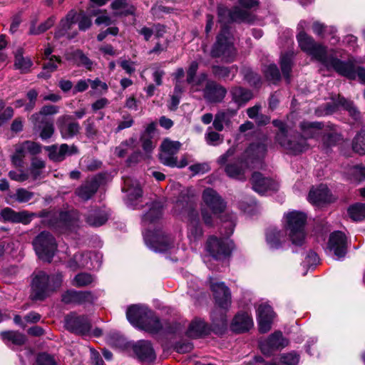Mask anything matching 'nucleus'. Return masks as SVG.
Returning <instances> with one entry per match:
<instances>
[{"instance_id":"obj_53","label":"nucleus","mask_w":365,"mask_h":365,"mask_svg":"<svg viewBox=\"0 0 365 365\" xmlns=\"http://www.w3.org/2000/svg\"><path fill=\"white\" fill-rule=\"evenodd\" d=\"M348 213L353 220H361L365 217V205L356 203L348 209Z\"/></svg>"},{"instance_id":"obj_56","label":"nucleus","mask_w":365,"mask_h":365,"mask_svg":"<svg viewBox=\"0 0 365 365\" xmlns=\"http://www.w3.org/2000/svg\"><path fill=\"white\" fill-rule=\"evenodd\" d=\"M225 218L222 220L223 224L220 229V233L228 237L233 233L235 226V216L231 214L225 217Z\"/></svg>"},{"instance_id":"obj_38","label":"nucleus","mask_w":365,"mask_h":365,"mask_svg":"<svg viewBox=\"0 0 365 365\" xmlns=\"http://www.w3.org/2000/svg\"><path fill=\"white\" fill-rule=\"evenodd\" d=\"M209 327L206 323L201 319L193 320L189 326L187 334L190 337H198L207 334Z\"/></svg>"},{"instance_id":"obj_60","label":"nucleus","mask_w":365,"mask_h":365,"mask_svg":"<svg viewBox=\"0 0 365 365\" xmlns=\"http://www.w3.org/2000/svg\"><path fill=\"white\" fill-rule=\"evenodd\" d=\"M45 168V163L42 160L34 158L31 161L30 172L34 179H36L41 174V170Z\"/></svg>"},{"instance_id":"obj_26","label":"nucleus","mask_w":365,"mask_h":365,"mask_svg":"<svg viewBox=\"0 0 365 365\" xmlns=\"http://www.w3.org/2000/svg\"><path fill=\"white\" fill-rule=\"evenodd\" d=\"M237 112V109L233 108L219 110L215 115L212 123L213 128L218 132L222 131L225 128H231L232 119L236 115Z\"/></svg>"},{"instance_id":"obj_47","label":"nucleus","mask_w":365,"mask_h":365,"mask_svg":"<svg viewBox=\"0 0 365 365\" xmlns=\"http://www.w3.org/2000/svg\"><path fill=\"white\" fill-rule=\"evenodd\" d=\"M1 339L4 341H11L15 345H22L26 341V336L16 331H3L0 334Z\"/></svg>"},{"instance_id":"obj_49","label":"nucleus","mask_w":365,"mask_h":365,"mask_svg":"<svg viewBox=\"0 0 365 365\" xmlns=\"http://www.w3.org/2000/svg\"><path fill=\"white\" fill-rule=\"evenodd\" d=\"M312 30L315 34L322 37H324L326 34L329 33L333 35L331 37V38L334 40L333 43H335L338 41V39H336L334 35L336 32V29L334 27H327L319 21H315L312 25Z\"/></svg>"},{"instance_id":"obj_10","label":"nucleus","mask_w":365,"mask_h":365,"mask_svg":"<svg viewBox=\"0 0 365 365\" xmlns=\"http://www.w3.org/2000/svg\"><path fill=\"white\" fill-rule=\"evenodd\" d=\"M182 212L187 213L190 221L187 227V238L191 245L195 244L202 237V230L199 222L197 212L192 210L190 206L184 207L183 202L177 201L175 205L174 212L176 215H180Z\"/></svg>"},{"instance_id":"obj_29","label":"nucleus","mask_w":365,"mask_h":365,"mask_svg":"<svg viewBox=\"0 0 365 365\" xmlns=\"http://www.w3.org/2000/svg\"><path fill=\"white\" fill-rule=\"evenodd\" d=\"M344 64L340 66L341 72L336 68H333L341 76H346L350 79H355L359 77L360 81L365 83V68L362 67H355L351 61L347 62L341 61Z\"/></svg>"},{"instance_id":"obj_11","label":"nucleus","mask_w":365,"mask_h":365,"mask_svg":"<svg viewBox=\"0 0 365 365\" xmlns=\"http://www.w3.org/2000/svg\"><path fill=\"white\" fill-rule=\"evenodd\" d=\"M150 314V309L147 307L140 305H132L128 308L126 317L128 320L133 326L143 330H156L159 327L156 319H153L154 325L151 326L145 318Z\"/></svg>"},{"instance_id":"obj_43","label":"nucleus","mask_w":365,"mask_h":365,"mask_svg":"<svg viewBox=\"0 0 365 365\" xmlns=\"http://www.w3.org/2000/svg\"><path fill=\"white\" fill-rule=\"evenodd\" d=\"M237 68L236 66L225 67V66H213V74L219 78L224 79H232L237 73Z\"/></svg>"},{"instance_id":"obj_39","label":"nucleus","mask_w":365,"mask_h":365,"mask_svg":"<svg viewBox=\"0 0 365 365\" xmlns=\"http://www.w3.org/2000/svg\"><path fill=\"white\" fill-rule=\"evenodd\" d=\"M232 100L237 104V110L239 108L252 98V93L241 87H235L231 91Z\"/></svg>"},{"instance_id":"obj_45","label":"nucleus","mask_w":365,"mask_h":365,"mask_svg":"<svg viewBox=\"0 0 365 365\" xmlns=\"http://www.w3.org/2000/svg\"><path fill=\"white\" fill-rule=\"evenodd\" d=\"M293 54L287 53L281 56L280 66L282 74L285 79L289 82L290 80V73L292 66Z\"/></svg>"},{"instance_id":"obj_50","label":"nucleus","mask_w":365,"mask_h":365,"mask_svg":"<svg viewBox=\"0 0 365 365\" xmlns=\"http://www.w3.org/2000/svg\"><path fill=\"white\" fill-rule=\"evenodd\" d=\"M95 282V277L88 273L81 272L76 274L72 280V285L75 287H86Z\"/></svg>"},{"instance_id":"obj_46","label":"nucleus","mask_w":365,"mask_h":365,"mask_svg":"<svg viewBox=\"0 0 365 365\" xmlns=\"http://www.w3.org/2000/svg\"><path fill=\"white\" fill-rule=\"evenodd\" d=\"M347 178L351 182L358 183L365 180V167L354 166L349 169Z\"/></svg>"},{"instance_id":"obj_36","label":"nucleus","mask_w":365,"mask_h":365,"mask_svg":"<svg viewBox=\"0 0 365 365\" xmlns=\"http://www.w3.org/2000/svg\"><path fill=\"white\" fill-rule=\"evenodd\" d=\"M98 183L96 180L86 182L76 190V194L83 200H89L97 191Z\"/></svg>"},{"instance_id":"obj_14","label":"nucleus","mask_w":365,"mask_h":365,"mask_svg":"<svg viewBox=\"0 0 365 365\" xmlns=\"http://www.w3.org/2000/svg\"><path fill=\"white\" fill-rule=\"evenodd\" d=\"M232 248V242L228 237L211 236L207 241L206 249L215 259H222L228 257Z\"/></svg>"},{"instance_id":"obj_21","label":"nucleus","mask_w":365,"mask_h":365,"mask_svg":"<svg viewBox=\"0 0 365 365\" xmlns=\"http://www.w3.org/2000/svg\"><path fill=\"white\" fill-rule=\"evenodd\" d=\"M77 12L74 10L70 11L65 18L62 19L57 26L54 37L56 38H60L61 37H66L68 39H71L77 35L76 31L70 32L72 26L76 21Z\"/></svg>"},{"instance_id":"obj_58","label":"nucleus","mask_w":365,"mask_h":365,"mask_svg":"<svg viewBox=\"0 0 365 365\" xmlns=\"http://www.w3.org/2000/svg\"><path fill=\"white\" fill-rule=\"evenodd\" d=\"M73 56V59L77 62L78 65L83 66L88 70L92 69L93 64L92 61H91L81 51H75Z\"/></svg>"},{"instance_id":"obj_8","label":"nucleus","mask_w":365,"mask_h":365,"mask_svg":"<svg viewBox=\"0 0 365 365\" xmlns=\"http://www.w3.org/2000/svg\"><path fill=\"white\" fill-rule=\"evenodd\" d=\"M300 127L303 136L294 134V135L299 136V138L297 140L302 138L306 141L304 138H317L320 135H323L324 138H326L330 143H333L339 140L340 138L338 133V130L334 125H327L326 128H324V125L320 123L303 122L301 123ZM305 143L307 144V142Z\"/></svg>"},{"instance_id":"obj_6","label":"nucleus","mask_w":365,"mask_h":365,"mask_svg":"<svg viewBox=\"0 0 365 365\" xmlns=\"http://www.w3.org/2000/svg\"><path fill=\"white\" fill-rule=\"evenodd\" d=\"M73 212H52L41 211L38 216L44 218L43 223L60 232L71 231L77 223L78 219Z\"/></svg>"},{"instance_id":"obj_61","label":"nucleus","mask_w":365,"mask_h":365,"mask_svg":"<svg viewBox=\"0 0 365 365\" xmlns=\"http://www.w3.org/2000/svg\"><path fill=\"white\" fill-rule=\"evenodd\" d=\"M266 78L273 83H276L280 79V73L277 66L275 64L267 66L264 71Z\"/></svg>"},{"instance_id":"obj_52","label":"nucleus","mask_w":365,"mask_h":365,"mask_svg":"<svg viewBox=\"0 0 365 365\" xmlns=\"http://www.w3.org/2000/svg\"><path fill=\"white\" fill-rule=\"evenodd\" d=\"M135 140L130 138L123 141L118 146L115 148V155L119 158H124L130 150L134 147Z\"/></svg>"},{"instance_id":"obj_32","label":"nucleus","mask_w":365,"mask_h":365,"mask_svg":"<svg viewBox=\"0 0 365 365\" xmlns=\"http://www.w3.org/2000/svg\"><path fill=\"white\" fill-rule=\"evenodd\" d=\"M308 200L311 203L315 205L329 202L331 199L328 187L324 185H321L317 188L312 189L309 193Z\"/></svg>"},{"instance_id":"obj_31","label":"nucleus","mask_w":365,"mask_h":365,"mask_svg":"<svg viewBox=\"0 0 365 365\" xmlns=\"http://www.w3.org/2000/svg\"><path fill=\"white\" fill-rule=\"evenodd\" d=\"M266 240L270 248L278 249L285 242L286 235L282 230L270 227L267 230Z\"/></svg>"},{"instance_id":"obj_30","label":"nucleus","mask_w":365,"mask_h":365,"mask_svg":"<svg viewBox=\"0 0 365 365\" xmlns=\"http://www.w3.org/2000/svg\"><path fill=\"white\" fill-rule=\"evenodd\" d=\"M133 351L143 362H151L155 359V351L149 341H138L133 346Z\"/></svg>"},{"instance_id":"obj_55","label":"nucleus","mask_w":365,"mask_h":365,"mask_svg":"<svg viewBox=\"0 0 365 365\" xmlns=\"http://www.w3.org/2000/svg\"><path fill=\"white\" fill-rule=\"evenodd\" d=\"M33 63L29 58H25L21 54H16L15 56L14 66L21 71V73L29 72Z\"/></svg>"},{"instance_id":"obj_13","label":"nucleus","mask_w":365,"mask_h":365,"mask_svg":"<svg viewBox=\"0 0 365 365\" xmlns=\"http://www.w3.org/2000/svg\"><path fill=\"white\" fill-rule=\"evenodd\" d=\"M143 236L148 247L155 252H166L174 247L173 239L160 230H148L143 233Z\"/></svg>"},{"instance_id":"obj_33","label":"nucleus","mask_w":365,"mask_h":365,"mask_svg":"<svg viewBox=\"0 0 365 365\" xmlns=\"http://www.w3.org/2000/svg\"><path fill=\"white\" fill-rule=\"evenodd\" d=\"M252 326V319L247 313H240L237 314L232 322V329L237 332L247 331Z\"/></svg>"},{"instance_id":"obj_64","label":"nucleus","mask_w":365,"mask_h":365,"mask_svg":"<svg viewBox=\"0 0 365 365\" xmlns=\"http://www.w3.org/2000/svg\"><path fill=\"white\" fill-rule=\"evenodd\" d=\"M280 360L286 365H296L299 361V356L295 352H290L283 354Z\"/></svg>"},{"instance_id":"obj_20","label":"nucleus","mask_w":365,"mask_h":365,"mask_svg":"<svg viewBox=\"0 0 365 365\" xmlns=\"http://www.w3.org/2000/svg\"><path fill=\"white\" fill-rule=\"evenodd\" d=\"M275 314L269 304L262 303L257 309V318L259 331L261 333L268 332L272 327Z\"/></svg>"},{"instance_id":"obj_5","label":"nucleus","mask_w":365,"mask_h":365,"mask_svg":"<svg viewBox=\"0 0 365 365\" xmlns=\"http://www.w3.org/2000/svg\"><path fill=\"white\" fill-rule=\"evenodd\" d=\"M62 275L48 276L43 272H38L34 277L31 284V296L36 300H43L50 295L56 288L60 287Z\"/></svg>"},{"instance_id":"obj_51","label":"nucleus","mask_w":365,"mask_h":365,"mask_svg":"<svg viewBox=\"0 0 365 365\" xmlns=\"http://www.w3.org/2000/svg\"><path fill=\"white\" fill-rule=\"evenodd\" d=\"M352 148L359 155H365V127L354 138Z\"/></svg>"},{"instance_id":"obj_3","label":"nucleus","mask_w":365,"mask_h":365,"mask_svg":"<svg viewBox=\"0 0 365 365\" xmlns=\"http://www.w3.org/2000/svg\"><path fill=\"white\" fill-rule=\"evenodd\" d=\"M210 287L213 292L216 304L222 310L219 311L217 317V309L211 315L212 321L217 326L225 327L227 323L225 312L228 309L231 304V294L229 288L223 282H218L216 279L210 277Z\"/></svg>"},{"instance_id":"obj_44","label":"nucleus","mask_w":365,"mask_h":365,"mask_svg":"<svg viewBox=\"0 0 365 365\" xmlns=\"http://www.w3.org/2000/svg\"><path fill=\"white\" fill-rule=\"evenodd\" d=\"M88 293L68 290L62 295V301L66 304L81 303L86 297Z\"/></svg>"},{"instance_id":"obj_34","label":"nucleus","mask_w":365,"mask_h":365,"mask_svg":"<svg viewBox=\"0 0 365 365\" xmlns=\"http://www.w3.org/2000/svg\"><path fill=\"white\" fill-rule=\"evenodd\" d=\"M108 220V212L105 209H91L86 215V222L91 226H101Z\"/></svg>"},{"instance_id":"obj_17","label":"nucleus","mask_w":365,"mask_h":365,"mask_svg":"<svg viewBox=\"0 0 365 365\" xmlns=\"http://www.w3.org/2000/svg\"><path fill=\"white\" fill-rule=\"evenodd\" d=\"M65 327L71 332L86 334L91 329V323L87 317L71 314L65 317Z\"/></svg>"},{"instance_id":"obj_40","label":"nucleus","mask_w":365,"mask_h":365,"mask_svg":"<svg viewBox=\"0 0 365 365\" xmlns=\"http://www.w3.org/2000/svg\"><path fill=\"white\" fill-rule=\"evenodd\" d=\"M162 215V206L159 202L152 204L149 211L146 212L143 217L144 226H148L150 224L155 223Z\"/></svg>"},{"instance_id":"obj_1","label":"nucleus","mask_w":365,"mask_h":365,"mask_svg":"<svg viewBox=\"0 0 365 365\" xmlns=\"http://www.w3.org/2000/svg\"><path fill=\"white\" fill-rule=\"evenodd\" d=\"M297 38L299 46L303 51L326 67L329 68H336L341 72L340 66L344 65L341 61L329 55L325 46L316 43L311 36L303 31L298 33Z\"/></svg>"},{"instance_id":"obj_28","label":"nucleus","mask_w":365,"mask_h":365,"mask_svg":"<svg viewBox=\"0 0 365 365\" xmlns=\"http://www.w3.org/2000/svg\"><path fill=\"white\" fill-rule=\"evenodd\" d=\"M204 98L210 103L221 102L227 93V90L214 81H208L203 91Z\"/></svg>"},{"instance_id":"obj_25","label":"nucleus","mask_w":365,"mask_h":365,"mask_svg":"<svg viewBox=\"0 0 365 365\" xmlns=\"http://www.w3.org/2000/svg\"><path fill=\"white\" fill-rule=\"evenodd\" d=\"M45 149L48 152L49 158L55 162L63 161L66 157L78 153V148L76 145L69 146L66 143L61 144L60 146L57 145L47 146Z\"/></svg>"},{"instance_id":"obj_24","label":"nucleus","mask_w":365,"mask_h":365,"mask_svg":"<svg viewBox=\"0 0 365 365\" xmlns=\"http://www.w3.org/2000/svg\"><path fill=\"white\" fill-rule=\"evenodd\" d=\"M346 237L345 235L340 232L336 231L333 232L329 240L328 248L337 259L343 257L346 252Z\"/></svg>"},{"instance_id":"obj_19","label":"nucleus","mask_w":365,"mask_h":365,"mask_svg":"<svg viewBox=\"0 0 365 365\" xmlns=\"http://www.w3.org/2000/svg\"><path fill=\"white\" fill-rule=\"evenodd\" d=\"M56 124L61 137L64 139L73 138L81 129L79 123L74 121L73 117L69 115H63L58 117Z\"/></svg>"},{"instance_id":"obj_4","label":"nucleus","mask_w":365,"mask_h":365,"mask_svg":"<svg viewBox=\"0 0 365 365\" xmlns=\"http://www.w3.org/2000/svg\"><path fill=\"white\" fill-rule=\"evenodd\" d=\"M307 216L304 213L299 211H289L284 213L283 223L286 232L292 244L300 246L305 240L304 225Z\"/></svg>"},{"instance_id":"obj_9","label":"nucleus","mask_w":365,"mask_h":365,"mask_svg":"<svg viewBox=\"0 0 365 365\" xmlns=\"http://www.w3.org/2000/svg\"><path fill=\"white\" fill-rule=\"evenodd\" d=\"M236 54V51L233 45V38L229 29L225 26L217 37V41L215 43L211 55L213 57H221L227 62L232 61Z\"/></svg>"},{"instance_id":"obj_48","label":"nucleus","mask_w":365,"mask_h":365,"mask_svg":"<svg viewBox=\"0 0 365 365\" xmlns=\"http://www.w3.org/2000/svg\"><path fill=\"white\" fill-rule=\"evenodd\" d=\"M225 13H229L230 18L232 21H245L247 19V14L246 11H242L240 8H235L232 11H227L224 8L218 9V15L220 18H222V16Z\"/></svg>"},{"instance_id":"obj_59","label":"nucleus","mask_w":365,"mask_h":365,"mask_svg":"<svg viewBox=\"0 0 365 365\" xmlns=\"http://www.w3.org/2000/svg\"><path fill=\"white\" fill-rule=\"evenodd\" d=\"M34 196V192H30L25 188H19L13 195V197L20 203H25L31 200Z\"/></svg>"},{"instance_id":"obj_62","label":"nucleus","mask_w":365,"mask_h":365,"mask_svg":"<svg viewBox=\"0 0 365 365\" xmlns=\"http://www.w3.org/2000/svg\"><path fill=\"white\" fill-rule=\"evenodd\" d=\"M21 145L26 153H29L31 155H36L41 151V146L36 142L26 140L23 142Z\"/></svg>"},{"instance_id":"obj_42","label":"nucleus","mask_w":365,"mask_h":365,"mask_svg":"<svg viewBox=\"0 0 365 365\" xmlns=\"http://www.w3.org/2000/svg\"><path fill=\"white\" fill-rule=\"evenodd\" d=\"M59 112V107L54 105H46L43 106L40 111L32 114L29 118L30 120H39L40 119L48 120L46 116L52 115Z\"/></svg>"},{"instance_id":"obj_7","label":"nucleus","mask_w":365,"mask_h":365,"mask_svg":"<svg viewBox=\"0 0 365 365\" xmlns=\"http://www.w3.org/2000/svg\"><path fill=\"white\" fill-rule=\"evenodd\" d=\"M273 124L279 129L276 135V140L284 149L296 155L309 148V145L304 139L300 138L297 140L299 138L298 135L289 134L282 121L275 120H273Z\"/></svg>"},{"instance_id":"obj_57","label":"nucleus","mask_w":365,"mask_h":365,"mask_svg":"<svg viewBox=\"0 0 365 365\" xmlns=\"http://www.w3.org/2000/svg\"><path fill=\"white\" fill-rule=\"evenodd\" d=\"M205 138L207 143L210 145H217L223 141V137L217 132L212 130L211 127L207 128Z\"/></svg>"},{"instance_id":"obj_12","label":"nucleus","mask_w":365,"mask_h":365,"mask_svg":"<svg viewBox=\"0 0 365 365\" xmlns=\"http://www.w3.org/2000/svg\"><path fill=\"white\" fill-rule=\"evenodd\" d=\"M33 245L38 257L50 262L56 250L54 237L48 232H41L34 240Z\"/></svg>"},{"instance_id":"obj_63","label":"nucleus","mask_w":365,"mask_h":365,"mask_svg":"<svg viewBox=\"0 0 365 365\" xmlns=\"http://www.w3.org/2000/svg\"><path fill=\"white\" fill-rule=\"evenodd\" d=\"M140 142L142 148L146 153L152 152L155 147V143L153 140V136L141 135Z\"/></svg>"},{"instance_id":"obj_37","label":"nucleus","mask_w":365,"mask_h":365,"mask_svg":"<svg viewBox=\"0 0 365 365\" xmlns=\"http://www.w3.org/2000/svg\"><path fill=\"white\" fill-rule=\"evenodd\" d=\"M110 6L116 15H134L136 10L133 4L127 2V0H114Z\"/></svg>"},{"instance_id":"obj_35","label":"nucleus","mask_w":365,"mask_h":365,"mask_svg":"<svg viewBox=\"0 0 365 365\" xmlns=\"http://www.w3.org/2000/svg\"><path fill=\"white\" fill-rule=\"evenodd\" d=\"M35 129L40 130V137L42 140L50 138L54 133L53 123L51 120H30Z\"/></svg>"},{"instance_id":"obj_2","label":"nucleus","mask_w":365,"mask_h":365,"mask_svg":"<svg viewBox=\"0 0 365 365\" xmlns=\"http://www.w3.org/2000/svg\"><path fill=\"white\" fill-rule=\"evenodd\" d=\"M264 141L265 138L263 141L252 143L245 152V160L238 159L233 163H228L225 168L226 174L230 178L243 180L248 161L264 157L267 151V145Z\"/></svg>"},{"instance_id":"obj_23","label":"nucleus","mask_w":365,"mask_h":365,"mask_svg":"<svg viewBox=\"0 0 365 365\" xmlns=\"http://www.w3.org/2000/svg\"><path fill=\"white\" fill-rule=\"evenodd\" d=\"M288 344V341L283 337L281 332L277 331L271 334L267 339L260 341L259 346L265 355H270L272 351L284 348Z\"/></svg>"},{"instance_id":"obj_54","label":"nucleus","mask_w":365,"mask_h":365,"mask_svg":"<svg viewBox=\"0 0 365 365\" xmlns=\"http://www.w3.org/2000/svg\"><path fill=\"white\" fill-rule=\"evenodd\" d=\"M26 152L24 150L21 143L15 146V153L11 156V162L15 167L21 168L24 165V159Z\"/></svg>"},{"instance_id":"obj_15","label":"nucleus","mask_w":365,"mask_h":365,"mask_svg":"<svg viewBox=\"0 0 365 365\" xmlns=\"http://www.w3.org/2000/svg\"><path fill=\"white\" fill-rule=\"evenodd\" d=\"M68 266L73 270L84 267L98 269L101 266L100 257L93 252L77 253L68 262Z\"/></svg>"},{"instance_id":"obj_27","label":"nucleus","mask_w":365,"mask_h":365,"mask_svg":"<svg viewBox=\"0 0 365 365\" xmlns=\"http://www.w3.org/2000/svg\"><path fill=\"white\" fill-rule=\"evenodd\" d=\"M251 182L255 191L259 194H264L268 190H277L278 184L274 180L264 177L259 173H254Z\"/></svg>"},{"instance_id":"obj_16","label":"nucleus","mask_w":365,"mask_h":365,"mask_svg":"<svg viewBox=\"0 0 365 365\" xmlns=\"http://www.w3.org/2000/svg\"><path fill=\"white\" fill-rule=\"evenodd\" d=\"M181 145L179 141L171 140L169 138L164 139L160 148L159 159L160 162L167 166L175 165V155L180 150Z\"/></svg>"},{"instance_id":"obj_41","label":"nucleus","mask_w":365,"mask_h":365,"mask_svg":"<svg viewBox=\"0 0 365 365\" xmlns=\"http://www.w3.org/2000/svg\"><path fill=\"white\" fill-rule=\"evenodd\" d=\"M55 21L56 17L52 16L37 26L36 20H33L30 24L29 34L30 35H39L52 27Z\"/></svg>"},{"instance_id":"obj_18","label":"nucleus","mask_w":365,"mask_h":365,"mask_svg":"<svg viewBox=\"0 0 365 365\" xmlns=\"http://www.w3.org/2000/svg\"><path fill=\"white\" fill-rule=\"evenodd\" d=\"M122 190L127 193V205L135 208L138 203L136 201L142 197V189L140 183L130 177L123 178Z\"/></svg>"},{"instance_id":"obj_22","label":"nucleus","mask_w":365,"mask_h":365,"mask_svg":"<svg viewBox=\"0 0 365 365\" xmlns=\"http://www.w3.org/2000/svg\"><path fill=\"white\" fill-rule=\"evenodd\" d=\"M202 200L214 215L222 213L225 209V202L218 193L212 188H207L203 191Z\"/></svg>"}]
</instances>
